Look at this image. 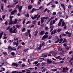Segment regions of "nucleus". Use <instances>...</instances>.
Instances as JSON below:
<instances>
[{"label":"nucleus","mask_w":73,"mask_h":73,"mask_svg":"<svg viewBox=\"0 0 73 73\" xmlns=\"http://www.w3.org/2000/svg\"><path fill=\"white\" fill-rule=\"evenodd\" d=\"M10 22L9 23V24H15L17 23V19H15L14 21L12 22V19H10Z\"/></svg>","instance_id":"obj_1"},{"label":"nucleus","mask_w":73,"mask_h":73,"mask_svg":"<svg viewBox=\"0 0 73 73\" xmlns=\"http://www.w3.org/2000/svg\"><path fill=\"white\" fill-rule=\"evenodd\" d=\"M68 70H69V68L68 67L64 68H63V72L65 73H68Z\"/></svg>","instance_id":"obj_2"},{"label":"nucleus","mask_w":73,"mask_h":73,"mask_svg":"<svg viewBox=\"0 0 73 73\" xmlns=\"http://www.w3.org/2000/svg\"><path fill=\"white\" fill-rule=\"evenodd\" d=\"M16 8H18L19 9V12H21V9L23 8V6H19V5H17L16 6Z\"/></svg>","instance_id":"obj_3"},{"label":"nucleus","mask_w":73,"mask_h":73,"mask_svg":"<svg viewBox=\"0 0 73 73\" xmlns=\"http://www.w3.org/2000/svg\"><path fill=\"white\" fill-rule=\"evenodd\" d=\"M30 30H27V32H26L25 34V37H27V36H28V35H29V34H30Z\"/></svg>","instance_id":"obj_4"},{"label":"nucleus","mask_w":73,"mask_h":73,"mask_svg":"<svg viewBox=\"0 0 73 73\" xmlns=\"http://www.w3.org/2000/svg\"><path fill=\"white\" fill-rule=\"evenodd\" d=\"M17 12V11L16 10H13V11L11 12V15H13L14 14H15V13Z\"/></svg>","instance_id":"obj_5"},{"label":"nucleus","mask_w":73,"mask_h":73,"mask_svg":"<svg viewBox=\"0 0 73 73\" xmlns=\"http://www.w3.org/2000/svg\"><path fill=\"white\" fill-rule=\"evenodd\" d=\"M48 37V35H44L42 37V40H44V39H45L46 38H47Z\"/></svg>","instance_id":"obj_6"},{"label":"nucleus","mask_w":73,"mask_h":73,"mask_svg":"<svg viewBox=\"0 0 73 73\" xmlns=\"http://www.w3.org/2000/svg\"><path fill=\"white\" fill-rule=\"evenodd\" d=\"M57 32V30H53V31H52V32L51 33V35H53V34H55V33H56Z\"/></svg>","instance_id":"obj_7"},{"label":"nucleus","mask_w":73,"mask_h":73,"mask_svg":"<svg viewBox=\"0 0 73 73\" xmlns=\"http://www.w3.org/2000/svg\"><path fill=\"white\" fill-rule=\"evenodd\" d=\"M60 53H57L56 52H54L52 54L53 56H57V55H58L59 54H60Z\"/></svg>","instance_id":"obj_8"},{"label":"nucleus","mask_w":73,"mask_h":73,"mask_svg":"<svg viewBox=\"0 0 73 73\" xmlns=\"http://www.w3.org/2000/svg\"><path fill=\"white\" fill-rule=\"evenodd\" d=\"M53 28H54V26H53V25L51 26L50 27V32H52L53 30Z\"/></svg>","instance_id":"obj_9"},{"label":"nucleus","mask_w":73,"mask_h":73,"mask_svg":"<svg viewBox=\"0 0 73 73\" xmlns=\"http://www.w3.org/2000/svg\"><path fill=\"white\" fill-rule=\"evenodd\" d=\"M62 7L63 8V9H64V11H65V4L63 3H62L61 5Z\"/></svg>","instance_id":"obj_10"},{"label":"nucleus","mask_w":73,"mask_h":73,"mask_svg":"<svg viewBox=\"0 0 73 73\" xmlns=\"http://www.w3.org/2000/svg\"><path fill=\"white\" fill-rule=\"evenodd\" d=\"M11 65H12V66H15L16 67H17L18 66V65L17 64L14 63H13V64H12Z\"/></svg>","instance_id":"obj_11"},{"label":"nucleus","mask_w":73,"mask_h":73,"mask_svg":"<svg viewBox=\"0 0 73 73\" xmlns=\"http://www.w3.org/2000/svg\"><path fill=\"white\" fill-rule=\"evenodd\" d=\"M13 1L15 3V2H16H16L14 4V5H16V4H17V3H18L19 2V1H18L17 0H13Z\"/></svg>","instance_id":"obj_12"},{"label":"nucleus","mask_w":73,"mask_h":73,"mask_svg":"<svg viewBox=\"0 0 73 73\" xmlns=\"http://www.w3.org/2000/svg\"><path fill=\"white\" fill-rule=\"evenodd\" d=\"M4 34V32H2L1 33L0 32V39L1 38V37H2V36H3V35Z\"/></svg>","instance_id":"obj_13"},{"label":"nucleus","mask_w":73,"mask_h":73,"mask_svg":"<svg viewBox=\"0 0 73 73\" xmlns=\"http://www.w3.org/2000/svg\"><path fill=\"white\" fill-rule=\"evenodd\" d=\"M47 63L48 64H50V63H52V62L51 60H47Z\"/></svg>","instance_id":"obj_14"},{"label":"nucleus","mask_w":73,"mask_h":73,"mask_svg":"<svg viewBox=\"0 0 73 73\" xmlns=\"http://www.w3.org/2000/svg\"><path fill=\"white\" fill-rule=\"evenodd\" d=\"M9 31L10 32V33H13V29H12V28H11L9 30Z\"/></svg>","instance_id":"obj_15"},{"label":"nucleus","mask_w":73,"mask_h":73,"mask_svg":"<svg viewBox=\"0 0 73 73\" xmlns=\"http://www.w3.org/2000/svg\"><path fill=\"white\" fill-rule=\"evenodd\" d=\"M38 33V30H36L35 32V36H36L37 35Z\"/></svg>","instance_id":"obj_16"},{"label":"nucleus","mask_w":73,"mask_h":73,"mask_svg":"<svg viewBox=\"0 0 73 73\" xmlns=\"http://www.w3.org/2000/svg\"><path fill=\"white\" fill-rule=\"evenodd\" d=\"M45 19L43 17L41 19V23H44V21Z\"/></svg>","instance_id":"obj_17"},{"label":"nucleus","mask_w":73,"mask_h":73,"mask_svg":"<svg viewBox=\"0 0 73 73\" xmlns=\"http://www.w3.org/2000/svg\"><path fill=\"white\" fill-rule=\"evenodd\" d=\"M28 8L29 9H31L32 8V6L31 5H29L28 7Z\"/></svg>","instance_id":"obj_18"},{"label":"nucleus","mask_w":73,"mask_h":73,"mask_svg":"<svg viewBox=\"0 0 73 73\" xmlns=\"http://www.w3.org/2000/svg\"><path fill=\"white\" fill-rule=\"evenodd\" d=\"M62 27H64L65 25V23L64 21H63L62 23Z\"/></svg>","instance_id":"obj_19"},{"label":"nucleus","mask_w":73,"mask_h":73,"mask_svg":"<svg viewBox=\"0 0 73 73\" xmlns=\"http://www.w3.org/2000/svg\"><path fill=\"white\" fill-rule=\"evenodd\" d=\"M40 35H44V31H42L40 32Z\"/></svg>","instance_id":"obj_20"},{"label":"nucleus","mask_w":73,"mask_h":73,"mask_svg":"<svg viewBox=\"0 0 73 73\" xmlns=\"http://www.w3.org/2000/svg\"><path fill=\"white\" fill-rule=\"evenodd\" d=\"M58 14L59 15V16H60V17H62V15H62V12H60Z\"/></svg>","instance_id":"obj_21"},{"label":"nucleus","mask_w":73,"mask_h":73,"mask_svg":"<svg viewBox=\"0 0 73 73\" xmlns=\"http://www.w3.org/2000/svg\"><path fill=\"white\" fill-rule=\"evenodd\" d=\"M58 51L60 52V51H62V49L61 48H58Z\"/></svg>","instance_id":"obj_22"},{"label":"nucleus","mask_w":73,"mask_h":73,"mask_svg":"<svg viewBox=\"0 0 73 73\" xmlns=\"http://www.w3.org/2000/svg\"><path fill=\"white\" fill-rule=\"evenodd\" d=\"M22 47V46L21 45H19L17 47V49H21Z\"/></svg>","instance_id":"obj_23"},{"label":"nucleus","mask_w":73,"mask_h":73,"mask_svg":"<svg viewBox=\"0 0 73 73\" xmlns=\"http://www.w3.org/2000/svg\"><path fill=\"white\" fill-rule=\"evenodd\" d=\"M16 29H17V28H15L14 29V30L13 31V33H15L16 32H15V31L16 30Z\"/></svg>","instance_id":"obj_24"},{"label":"nucleus","mask_w":73,"mask_h":73,"mask_svg":"<svg viewBox=\"0 0 73 73\" xmlns=\"http://www.w3.org/2000/svg\"><path fill=\"white\" fill-rule=\"evenodd\" d=\"M52 8H55L56 7V5H52V6H51Z\"/></svg>","instance_id":"obj_25"},{"label":"nucleus","mask_w":73,"mask_h":73,"mask_svg":"<svg viewBox=\"0 0 73 73\" xmlns=\"http://www.w3.org/2000/svg\"><path fill=\"white\" fill-rule=\"evenodd\" d=\"M35 10V9H33L32 10L30 11V13H33L34 12V10Z\"/></svg>","instance_id":"obj_26"},{"label":"nucleus","mask_w":73,"mask_h":73,"mask_svg":"<svg viewBox=\"0 0 73 73\" xmlns=\"http://www.w3.org/2000/svg\"><path fill=\"white\" fill-rule=\"evenodd\" d=\"M41 46V47L42 46H43L44 45H45V42H43V43H42L41 44H40Z\"/></svg>","instance_id":"obj_27"},{"label":"nucleus","mask_w":73,"mask_h":73,"mask_svg":"<svg viewBox=\"0 0 73 73\" xmlns=\"http://www.w3.org/2000/svg\"><path fill=\"white\" fill-rule=\"evenodd\" d=\"M65 48L66 49H69V48H70V47L68 46H65Z\"/></svg>","instance_id":"obj_28"},{"label":"nucleus","mask_w":73,"mask_h":73,"mask_svg":"<svg viewBox=\"0 0 73 73\" xmlns=\"http://www.w3.org/2000/svg\"><path fill=\"white\" fill-rule=\"evenodd\" d=\"M52 24H53V21L52 20L50 23V25H52Z\"/></svg>","instance_id":"obj_29"},{"label":"nucleus","mask_w":73,"mask_h":73,"mask_svg":"<svg viewBox=\"0 0 73 73\" xmlns=\"http://www.w3.org/2000/svg\"><path fill=\"white\" fill-rule=\"evenodd\" d=\"M44 19L45 20V19H46V20H48V19H49V18L48 17H43Z\"/></svg>","instance_id":"obj_30"},{"label":"nucleus","mask_w":73,"mask_h":73,"mask_svg":"<svg viewBox=\"0 0 73 73\" xmlns=\"http://www.w3.org/2000/svg\"><path fill=\"white\" fill-rule=\"evenodd\" d=\"M46 68H44L42 71V73H44V72H45V71H46Z\"/></svg>","instance_id":"obj_31"},{"label":"nucleus","mask_w":73,"mask_h":73,"mask_svg":"<svg viewBox=\"0 0 73 73\" xmlns=\"http://www.w3.org/2000/svg\"><path fill=\"white\" fill-rule=\"evenodd\" d=\"M14 17L13 16H12L11 15H10L9 16V18L10 19H12Z\"/></svg>","instance_id":"obj_32"},{"label":"nucleus","mask_w":73,"mask_h":73,"mask_svg":"<svg viewBox=\"0 0 73 73\" xmlns=\"http://www.w3.org/2000/svg\"><path fill=\"white\" fill-rule=\"evenodd\" d=\"M3 4H2V6H1V9L2 11H4V9H3V8H4V6H3Z\"/></svg>","instance_id":"obj_33"},{"label":"nucleus","mask_w":73,"mask_h":73,"mask_svg":"<svg viewBox=\"0 0 73 73\" xmlns=\"http://www.w3.org/2000/svg\"><path fill=\"white\" fill-rule=\"evenodd\" d=\"M11 50H16V48H11Z\"/></svg>","instance_id":"obj_34"},{"label":"nucleus","mask_w":73,"mask_h":73,"mask_svg":"<svg viewBox=\"0 0 73 73\" xmlns=\"http://www.w3.org/2000/svg\"><path fill=\"white\" fill-rule=\"evenodd\" d=\"M63 41V39L62 38H61L60 39V42H59V44H61V42H62V41Z\"/></svg>","instance_id":"obj_35"},{"label":"nucleus","mask_w":73,"mask_h":73,"mask_svg":"<svg viewBox=\"0 0 73 73\" xmlns=\"http://www.w3.org/2000/svg\"><path fill=\"white\" fill-rule=\"evenodd\" d=\"M11 54L12 55V56H15V52H12L11 53Z\"/></svg>","instance_id":"obj_36"},{"label":"nucleus","mask_w":73,"mask_h":73,"mask_svg":"<svg viewBox=\"0 0 73 73\" xmlns=\"http://www.w3.org/2000/svg\"><path fill=\"white\" fill-rule=\"evenodd\" d=\"M61 29H58L57 30V31L58 32V33H60V32H61Z\"/></svg>","instance_id":"obj_37"},{"label":"nucleus","mask_w":73,"mask_h":73,"mask_svg":"<svg viewBox=\"0 0 73 73\" xmlns=\"http://www.w3.org/2000/svg\"><path fill=\"white\" fill-rule=\"evenodd\" d=\"M25 16L26 17H29V15L28 13L25 15Z\"/></svg>","instance_id":"obj_38"},{"label":"nucleus","mask_w":73,"mask_h":73,"mask_svg":"<svg viewBox=\"0 0 73 73\" xmlns=\"http://www.w3.org/2000/svg\"><path fill=\"white\" fill-rule=\"evenodd\" d=\"M41 49V46L40 45L39 47L38 48V50H40Z\"/></svg>","instance_id":"obj_39"},{"label":"nucleus","mask_w":73,"mask_h":73,"mask_svg":"<svg viewBox=\"0 0 73 73\" xmlns=\"http://www.w3.org/2000/svg\"><path fill=\"white\" fill-rule=\"evenodd\" d=\"M19 45V40H17V43H16V46H18V45Z\"/></svg>","instance_id":"obj_40"},{"label":"nucleus","mask_w":73,"mask_h":73,"mask_svg":"<svg viewBox=\"0 0 73 73\" xmlns=\"http://www.w3.org/2000/svg\"><path fill=\"white\" fill-rule=\"evenodd\" d=\"M19 73V72H17V71H13L12 72V73Z\"/></svg>","instance_id":"obj_41"},{"label":"nucleus","mask_w":73,"mask_h":73,"mask_svg":"<svg viewBox=\"0 0 73 73\" xmlns=\"http://www.w3.org/2000/svg\"><path fill=\"white\" fill-rule=\"evenodd\" d=\"M66 39L65 38L64 39V40L63 41L62 43H64V42H66Z\"/></svg>","instance_id":"obj_42"},{"label":"nucleus","mask_w":73,"mask_h":73,"mask_svg":"<svg viewBox=\"0 0 73 73\" xmlns=\"http://www.w3.org/2000/svg\"><path fill=\"white\" fill-rule=\"evenodd\" d=\"M62 36H66L67 35L65 34L62 33Z\"/></svg>","instance_id":"obj_43"},{"label":"nucleus","mask_w":73,"mask_h":73,"mask_svg":"<svg viewBox=\"0 0 73 73\" xmlns=\"http://www.w3.org/2000/svg\"><path fill=\"white\" fill-rule=\"evenodd\" d=\"M8 49L9 50L11 49V46H9V47L8 48Z\"/></svg>","instance_id":"obj_44"},{"label":"nucleus","mask_w":73,"mask_h":73,"mask_svg":"<svg viewBox=\"0 0 73 73\" xmlns=\"http://www.w3.org/2000/svg\"><path fill=\"white\" fill-rule=\"evenodd\" d=\"M38 63V61H36L35 62L33 63V64H35V65H36V64H37Z\"/></svg>","instance_id":"obj_45"},{"label":"nucleus","mask_w":73,"mask_h":73,"mask_svg":"<svg viewBox=\"0 0 73 73\" xmlns=\"http://www.w3.org/2000/svg\"><path fill=\"white\" fill-rule=\"evenodd\" d=\"M56 23V21L55 20H54L52 21V24H54Z\"/></svg>","instance_id":"obj_46"},{"label":"nucleus","mask_w":73,"mask_h":73,"mask_svg":"<svg viewBox=\"0 0 73 73\" xmlns=\"http://www.w3.org/2000/svg\"><path fill=\"white\" fill-rule=\"evenodd\" d=\"M12 7V6L11 5H9L7 6V7L9 8H11V7Z\"/></svg>","instance_id":"obj_47"},{"label":"nucleus","mask_w":73,"mask_h":73,"mask_svg":"<svg viewBox=\"0 0 73 73\" xmlns=\"http://www.w3.org/2000/svg\"><path fill=\"white\" fill-rule=\"evenodd\" d=\"M25 19H24L23 22V24H24L25 23Z\"/></svg>","instance_id":"obj_48"},{"label":"nucleus","mask_w":73,"mask_h":73,"mask_svg":"<svg viewBox=\"0 0 73 73\" xmlns=\"http://www.w3.org/2000/svg\"><path fill=\"white\" fill-rule=\"evenodd\" d=\"M31 18L33 20H35V17L31 16Z\"/></svg>","instance_id":"obj_49"},{"label":"nucleus","mask_w":73,"mask_h":73,"mask_svg":"<svg viewBox=\"0 0 73 73\" xmlns=\"http://www.w3.org/2000/svg\"><path fill=\"white\" fill-rule=\"evenodd\" d=\"M39 1H40V2H38V5H40V2H41V0H39Z\"/></svg>","instance_id":"obj_50"},{"label":"nucleus","mask_w":73,"mask_h":73,"mask_svg":"<svg viewBox=\"0 0 73 73\" xmlns=\"http://www.w3.org/2000/svg\"><path fill=\"white\" fill-rule=\"evenodd\" d=\"M14 40H15V41H16V40H19V38H14Z\"/></svg>","instance_id":"obj_51"},{"label":"nucleus","mask_w":73,"mask_h":73,"mask_svg":"<svg viewBox=\"0 0 73 73\" xmlns=\"http://www.w3.org/2000/svg\"><path fill=\"white\" fill-rule=\"evenodd\" d=\"M25 28H23V29L22 30V32H24V31H25Z\"/></svg>","instance_id":"obj_52"},{"label":"nucleus","mask_w":73,"mask_h":73,"mask_svg":"<svg viewBox=\"0 0 73 73\" xmlns=\"http://www.w3.org/2000/svg\"><path fill=\"white\" fill-rule=\"evenodd\" d=\"M48 29H49V28L48 27H46L45 29V31H48Z\"/></svg>","instance_id":"obj_53"},{"label":"nucleus","mask_w":73,"mask_h":73,"mask_svg":"<svg viewBox=\"0 0 73 73\" xmlns=\"http://www.w3.org/2000/svg\"><path fill=\"white\" fill-rule=\"evenodd\" d=\"M44 58H40L39 59V60H40L39 61H41V60H44Z\"/></svg>","instance_id":"obj_54"},{"label":"nucleus","mask_w":73,"mask_h":73,"mask_svg":"<svg viewBox=\"0 0 73 73\" xmlns=\"http://www.w3.org/2000/svg\"><path fill=\"white\" fill-rule=\"evenodd\" d=\"M21 44L22 45H25V43H24V42H23L21 43Z\"/></svg>","instance_id":"obj_55"},{"label":"nucleus","mask_w":73,"mask_h":73,"mask_svg":"<svg viewBox=\"0 0 73 73\" xmlns=\"http://www.w3.org/2000/svg\"><path fill=\"white\" fill-rule=\"evenodd\" d=\"M68 35L70 37V36H72V34H71V33H68Z\"/></svg>","instance_id":"obj_56"},{"label":"nucleus","mask_w":73,"mask_h":73,"mask_svg":"<svg viewBox=\"0 0 73 73\" xmlns=\"http://www.w3.org/2000/svg\"><path fill=\"white\" fill-rule=\"evenodd\" d=\"M1 69H3V71H5V69L3 67H2V68H1Z\"/></svg>","instance_id":"obj_57"},{"label":"nucleus","mask_w":73,"mask_h":73,"mask_svg":"<svg viewBox=\"0 0 73 73\" xmlns=\"http://www.w3.org/2000/svg\"><path fill=\"white\" fill-rule=\"evenodd\" d=\"M3 53L4 55H7V52H4Z\"/></svg>","instance_id":"obj_58"},{"label":"nucleus","mask_w":73,"mask_h":73,"mask_svg":"<svg viewBox=\"0 0 73 73\" xmlns=\"http://www.w3.org/2000/svg\"><path fill=\"white\" fill-rule=\"evenodd\" d=\"M52 14H53V15H56V13L55 12H54Z\"/></svg>","instance_id":"obj_59"},{"label":"nucleus","mask_w":73,"mask_h":73,"mask_svg":"<svg viewBox=\"0 0 73 73\" xmlns=\"http://www.w3.org/2000/svg\"><path fill=\"white\" fill-rule=\"evenodd\" d=\"M10 28H11V27H10V26H9L7 28V30H9V29H10Z\"/></svg>","instance_id":"obj_60"},{"label":"nucleus","mask_w":73,"mask_h":73,"mask_svg":"<svg viewBox=\"0 0 73 73\" xmlns=\"http://www.w3.org/2000/svg\"><path fill=\"white\" fill-rule=\"evenodd\" d=\"M72 60H73V57H72V58L69 61V62H71Z\"/></svg>","instance_id":"obj_61"},{"label":"nucleus","mask_w":73,"mask_h":73,"mask_svg":"<svg viewBox=\"0 0 73 73\" xmlns=\"http://www.w3.org/2000/svg\"><path fill=\"white\" fill-rule=\"evenodd\" d=\"M61 25V23L59 22L58 24V26H60Z\"/></svg>","instance_id":"obj_62"},{"label":"nucleus","mask_w":73,"mask_h":73,"mask_svg":"<svg viewBox=\"0 0 73 73\" xmlns=\"http://www.w3.org/2000/svg\"><path fill=\"white\" fill-rule=\"evenodd\" d=\"M71 5H68V8H71Z\"/></svg>","instance_id":"obj_63"},{"label":"nucleus","mask_w":73,"mask_h":73,"mask_svg":"<svg viewBox=\"0 0 73 73\" xmlns=\"http://www.w3.org/2000/svg\"><path fill=\"white\" fill-rule=\"evenodd\" d=\"M24 66H25V64H22V67H24Z\"/></svg>","instance_id":"obj_64"}]
</instances>
